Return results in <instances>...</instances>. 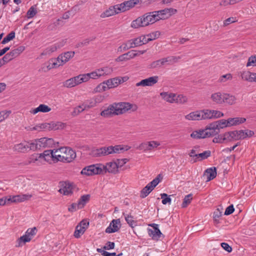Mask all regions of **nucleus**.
<instances>
[{"label":"nucleus","mask_w":256,"mask_h":256,"mask_svg":"<svg viewBox=\"0 0 256 256\" xmlns=\"http://www.w3.org/2000/svg\"><path fill=\"white\" fill-rule=\"evenodd\" d=\"M106 81L107 83V85L108 86V88H110V89L116 87L119 84H120V81L119 80L118 78L116 77L109 79Z\"/></svg>","instance_id":"32"},{"label":"nucleus","mask_w":256,"mask_h":256,"mask_svg":"<svg viewBox=\"0 0 256 256\" xmlns=\"http://www.w3.org/2000/svg\"><path fill=\"white\" fill-rule=\"evenodd\" d=\"M123 214L124 216L125 220L130 227L134 228L136 226V222L133 220V217L131 215L126 214L124 213Z\"/></svg>","instance_id":"44"},{"label":"nucleus","mask_w":256,"mask_h":256,"mask_svg":"<svg viewBox=\"0 0 256 256\" xmlns=\"http://www.w3.org/2000/svg\"><path fill=\"white\" fill-rule=\"evenodd\" d=\"M80 206H79L78 202V203H73L68 207V210L69 212H74L78 209L82 208Z\"/></svg>","instance_id":"63"},{"label":"nucleus","mask_w":256,"mask_h":256,"mask_svg":"<svg viewBox=\"0 0 256 256\" xmlns=\"http://www.w3.org/2000/svg\"><path fill=\"white\" fill-rule=\"evenodd\" d=\"M162 199V202L163 204H170L172 200L166 194L162 193L160 194Z\"/></svg>","instance_id":"50"},{"label":"nucleus","mask_w":256,"mask_h":256,"mask_svg":"<svg viewBox=\"0 0 256 256\" xmlns=\"http://www.w3.org/2000/svg\"><path fill=\"white\" fill-rule=\"evenodd\" d=\"M224 93L216 92L211 95L210 98L216 104H222L224 103Z\"/></svg>","instance_id":"22"},{"label":"nucleus","mask_w":256,"mask_h":256,"mask_svg":"<svg viewBox=\"0 0 256 256\" xmlns=\"http://www.w3.org/2000/svg\"><path fill=\"white\" fill-rule=\"evenodd\" d=\"M16 53V50H12L11 52L6 54L2 59L4 64L8 62L14 58V54Z\"/></svg>","instance_id":"43"},{"label":"nucleus","mask_w":256,"mask_h":256,"mask_svg":"<svg viewBox=\"0 0 256 256\" xmlns=\"http://www.w3.org/2000/svg\"><path fill=\"white\" fill-rule=\"evenodd\" d=\"M32 147L34 150L42 148H51L54 144V140L52 138H46L32 140Z\"/></svg>","instance_id":"6"},{"label":"nucleus","mask_w":256,"mask_h":256,"mask_svg":"<svg viewBox=\"0 0 256 256\" xmlns=\"http://www.w3.org/2000/svg\"><path fill=\"white\" fill-rule=\"evenodd\" d=\"M187 101L188 98L186 96H184L183 94L176 95V94L174 102L177 104H184L187 102Z\"/></svg>","instance_id":"42"},{"label":"nucleus","mask_w":256,"mask_h":256,"mask_svg":"<svg viewBox=\"0 0 256 256\" xmlns=\"http://www.w3.org/2000/svg\"><path fill=\"white\" fill-rule=\"evenodd\" d=\"M15 38V32L14 31L11 32L10 34H8L2 41V44H4L11 40H13Z\"/></svg>","instance_id":"49"},{"label":"nucleus","mask_w":256,"mask_h":256,"mask_svg":"<svg viewBox=\"0 0 256 256\" xmlns=\"http://www.w3.org/2000/svg\"><path fill=\"white\" fill-rule=\"evenodd\" d=\"M156 21L154 12H148L142 16L138 18L131 23L132 28L144 27L156 22Z\"/></svg>","instance_id":"3"},{"label":"nucleus","mask_w":256,"mask_h":256,"mask_svg":"<svg viewBox=\"0 0 256 256\" xmlns=\"http://www.w3.org/2000/svg\"><path fill=\"white\" fill-rule=\"evenodd\" d=\"M98 70L99 71H100V74H102V76L109 75L111 74L112 72V68L108 66H106L100 68H98Z\"/></svg>","instance_id":"48"},{"label":"nucleus","mask_w":256,"mask_h":256,"mask_svg":"<svg viewBox=\"0 0 256 256\" xmlns=\"http://www.w3.org/2000/svg\"><path fill=\"white\" fill-rule=\"evenodd\" d=\"M224 134H218L217 136L214 138L212 142L214 143H224Z\"/></svg>","instance_id":"62"},{"label":"nucleus","mask_w":256,"mask_h":256,"mask_svg":"<svg viewBox=\"0 0 256 256\" xmlns=\"http://www.w3.org/2000/svg\"><path fill=\"white\" fill-rule=\"evenodd\" d=\"M128 146L116 145L114 146H102L92 150V155L95 157H101L113 154H120L130 150Z\"/></svg>","instance_id":"2"},{"label":"nucleus","mask_w":256,"mask_h":256,"mask_svg":"<svg viewBox=\"0 0 256 256\" xmlns=\"http://www.w3.org/2000/svg\"><path fill=\"white\" fill-rule=\"evenodd\" d=\"M159 176H160V174L148 184V185L149 186L152 190L160 181L159 178Z\"/></svg>","instance_id":"54"},{"label":"nucleus","mask_w":256,"mask_h":256,"mask_svg":"<svg viewBox=\"0 0 256 256\" xmlns=\"http://www.w3.org/2000/svg\"><path fill=\"white\" fill-rule=\"evenodd\" d=\"M66 126V124L61 122H51V123H42L36 124L34 126L26 127L25 128L28 131L37 130H56L58 129H63Z\"/></svg>","instance_id":"5"},{"label":"nucleus","mask_w":256,"mask_h":256,"mask_svg":"<svg viewBox=\"0 0 256 256\" xmlns=\"http://www.w3.org/2000/svg\"><path fill=\"white\" fill-rule=\"evenodd\" d=\"M130 48H132V46H130L129 40H128L126 43L122 45L119 46L118 48V52H122V51L126 50Z\"/></svg>","instance_id":"61"},{"label":"nucleus","mask_w":256,"mask_h":256,"mask_svg":"<svg viewBox=\"0 0 256 256\" xmlns=\"http://www.w3.org/2000/svg\"><path fill=\"white\" fill-rule=\"evenodd\" d=\"M79 84L76 76L66 80L64 82V86L68 88H71Z\"/></svg>","instance_id":"29"},{"label":"nucleus","mask_w":256,"mask_h":256,"mask_svg":"<svg viewBox=\"0 0 256 256\" xmlns=\"http://www.w3.org/2000/svg\"><path fill=\"white\" fill-rule=\"evenodd\" d=\"M148 144L149 146L148 148L150 150H151L154 148H157L158 146L160 145V144L159 142L152 140L150 142H148Z\"/></svg>","instance_id":"58"},{"label":"nucleus","mask_w":256,"mask_h":256,"mask_svg":"<svg viewBox=\"0 0 256 256\" xmlns=\"http://www.w3.org/2000/svg\"><path fill=\"white\" fill-rule=\"evenodd\" d=\"M138 56V53L134 50L129 51L128 52L122 54L118 56L116 59V61L117 62H120L123 61H127Z\"/></svg>","instance_id":"20"},{"label":"nucleus","mask_w":256,"mask_h":256,"mask_svg":"<svg viewBox=\"0 0 256 256\" xmlns=\"http://www.w3.org/2000/svg\"><path fill=\"white\" fill-rule=\"evenodd\" d=\"M144 36L131 39L129 40L130 46H132V48L146 44V43L144 42Z\"/></svg>","instance_id":"25"},{"label":"nucleus","mask_w":256,"mask_h":256,"mask_svg":"<svg viewBox=\"0 0 256 256\" xmlns=\"http://www.w3.org/2000/svg\"><path fill=\"white\" fill-rule=\"evenodd\" d=\"M204 176L206 177V182L210 181L216 176V170L215 167L206 169L204 172Z\"/></svg>","instance_id":"23"},{"label":"nucleus","mask_w":256,"mask_h":256,"mask_svg":"<svg viewBox=\"0 0 256 256\" xmlns=\"http://www.w3.org/2000/svg\"><path fill=\"white\" fill-rule=\"evenodd\" d=\"M128 161V160L127 158L117 159L116 162L118 165V170L121 168Z\"/></svg>","instance_id":"60"},{"label":"nucleus","mask_w":256,"mask_h":256,"mask_svg":"<svg viewBox=\"0 0 256 256\" xmlns=\"http://www.w3.org/2000/svg\"><path fill=\"white\" fill-rule=\"evenodd\" d=\"M56 152L62 154V162H70L76 158V152L68 147H62L56 150Z\"/></svg>","instance_id":"7"},{"label":"nucleus","mask_w":256,"mask_h":256,"mask_svg":"<svg viewBox=\"0 0 256 256\" xmlns=\"http://www.w3.org/2000/svg\"><path fill=\"white\" fill-rule=\"evenodd\" d=\"M54 149L52 150H44L42 154H40L39 156V158H40L42 156L44 158L45 160L48 162L50 160H52V157L54 156Z\"/></svg>","instance_id":"34"},{"label":"nucleus","mask_w":256,"mask_h":256,"mask_svg":"<svg viewBox=\"0 0 256 256\" xmlns=\"http://www.w3.org/2000/svg\"><path fill=\"white\" fill-rule=\"evenodd\" d=\"M66 39L62 40L58 42L46 47L40 54V58H42L43 56H50L52 53L56 52L58 49L64 46L66 44Z\"/></svg>","instance_id":"8"},{"label":"nucleus","mask_w":256,"mask_h":256,"mask_svg":"<svg viewBox=\"0 0 256 256\" xmlns=\"http://www.w3.org/2000/svg\"><path fill=\"white\" fill-rule=\"evenodd\" d=\"M116 6L117 5L116 4L114 6H110L108 9L106 10L100 14V18H105L120 13L118 10L116 8H117Z\"/></svg>","instance_id":"21"},{"label":"nucleus","mask_w":256,"mask_h":256,"mask_svg":"<svg viewBox=\"0 0 256 256\" xmlns=\"http://www.w3.org/2000/svg\"><path fill=\"white\" fill-rule=\"evenodd\" d=\"M246 66H256V54L252 56L248 59L246 64Z\"/></svg>","instance_id":"53"},{"label":"nucleus","mask_w":256,"mask_h":256,"mask_svg":"<svg viewBox=\"0 0 256 256\" xmlns=\"http://www.w3.org/2000/svg\"><path fill=\"white\" fill-rule=\"evenodd\" d=\"M160 32L158 31H156L153 32H152L148 34H147L146 36H144V42L145 43H148L150 41L156 40L160 36Z\"/></svg>","instance_id":"30"},{"label":"nucleus","mask_w":256,"mask_h":256,"mask_svg":"<svg viewBox=\"0 0 256 256\" xmlns=\"http://www.w3.org/2000/svg\"><path fill=\"white\" fill-rule=\"evenodd\" d=\"M162 98L166 101L174 103L175 101L176 94L174 93H169L167 92H162L160 94Z\"/></svg>","instance_id":"28"},{"label":"nucleus","mask_w":256,"mask_h":256,"mask_svg":"<svg viewBox=\"0 0 256 256\" xmlns=\"http://www.w3.org/2000/svg\"><path fill=\"white\" fill-rule=\"evenodd\" d=\"M214 136V132H212L210 125L204 129L194 130L190 134V136L194 139L204 138Z\"/></svg>","instance_id":"9"},{"label":"nucleus","mask_w":256,"mask_h":256,"mask_svg":"<svg viewBox=\"0 0 256 256\" xmlns=\"http://www.w3.org/2000/svg\"><path fill=\"white\" fill-rule=\"evenodd\" d=\"M192 194H190L186 196L183 200V202L182 204V208H185L188 206V204H190L192 202Z\"/></svg>","instance_id":"41"},{"label":"nucleus","mask_w":256,"mask_h":256,"mask_svg":"<svg viewBox=\"0 0 256 256\" xmlns=\"http://www.w3.org/2000/svg\"><path fill=\"white\" fill-rule=\"evenodd\" d=\"M212 119L218 118L222 117L224 114L219 110H212Z\"/></svg>","instance_id":"59"},{"label":"nucleus","mask_w":256,"mask_h":256,"mask_svg":"<svg viewBox=\"0 0 256 256\" xmlns=\"http://www.w3.org/2000/svg\"><path fill=\"white\" fill-rule=\"evenodd\" d=\"M120 228V222L119 219L113 220L108 226L106 229V232L108 234L118 232Z\"/></svg>","instance_id":"18"},{"label":"nucleus","mask_w":256,"mask_h":256,"mask_svg":"<svg viewBox=\"0 0 256 256\" xmlns=\"http://www.w3.org/2000/svg\"><path fill=\"white\" fill-rule=\"evenodd\" d=\"M210 125L212 132H214V135L218 134L220 132V128L229 127L228 119H222L211 123Z\"/></svg>","instance_id":"12"},{"label":"nucleus","mask_w":256,"mask_h":256,"mask_svg":"<svg viewBox=\"0 0 256 256\" xmlns=\"http://www.w3.org/2000/svg\"><path fill=\"white\" fill-rule=\"evenodd\" d=\"M152 190L150 188L148 184L142 188V190L140 192V197L142 198H145L149 194Z\"/></svg>","instance_id":"47"},{"label":"nucleus","mask_w":256,"mask_h":256,"mask_svg":"<svg viewBox=\"0 0 256 256\" xmlns=\"http://www.w3.org/2000/svg\"><path fill=\"white\" fill-rule=\"evenodd\" d=\"M180 56H168L166 58H164L166 64H172L175 62H178V60L180 59Z\"/></svg>","instance_id":"40"},{"label":"nucleus","mask_w":256,"mask_h":256,"mask_svg":"<svg viewBox=\"0 0 256 256\" xmlns=\"http://www.w3.org/2000/svg\"><path fill=\"white\" fill-rule=\"evenodd\" d=\"M100 166L102 170V173L104 172H108L114 174H116L118 172V165H116V162H107L106 165L100 164Z\"/></svg>","instance_id":"14"},{"label":"nucleus","mask_w":256,"mask_h":256,"mask_svg":"<svg viewBox=\"0 0 256 256\" xmlns=\"http://www.w3.org/2000/svg\"><path fill=\"white\" fill-rule=\"evenodd\" d=\"M32 196L31 194H22V195H17V202H24L26 200H30Z\"/></svg>","instance_id":"57"},{"label":"nucleus","mask_w":256,"mask_h":256,"mask_svg":"<svg viewBox=\"0 0 256 256\" xmlns=\"http://www.w3.org/2000/svg\"><path fill=\"white\" fill-rule=\"evenodd\" d=\"M75 54L74 51H68L60 54L56 58H50L47 63H45L40 70L47 72L52 68L63 66L72 58Z\"/></svg>","instance_id":"1"},{"label":"nucleus","mask_w":256,"mask_h":256,"mask_svg":"<svg viewBox=\"0 0 256 256\" xmlns=\"http://www.w3.org/2000/svg\"><path fill=\"white\" fill-rule=\"evenodd\" d=\"M126 103L124 102L110 104L107 108L104 109L100 112V116L105 118H108L112 115L122 114L128 109L126 108Z\"/></svg>","instance_id":"4"},{"label":"nucleus","mask_w":256,"mask_h":256,"mask_svg":"<svg viewBox=\"0 0 256 256\" xmlns=\"http://www.w3.org/2000/svg\"><path fill=\"white\" fill-rule=\"evenodd\" d=\"M210 150H206L202 153L198 154V158H200V160H205L210 156Z\"/></svg>","instance_id":"56"},{"label":"nucleus","mask_w":256,"mask_h":256,"mask_svg":"<svg viewBox=\"0 0 256 256\" xmlns=\"http://www.w3.org/2000/svg\"><path fill=\"white\" fill-rule=\"evenodd\" d=\"M32 238L30 236H28L26 233L24 235L20 236L18 238V246H22L24 245L26 242H29L31 240Z\"/></svg>","instance_id":"38"},{"label":"nucleus","mask_w":256,"mask_h":256,"mask_svg":"<svg viewBox=\"0 0 256 256\" xmlns=\"http://www.w3.org/2000/svg\"><path fill=\"white\" fill-rule=\"evenodd\" d=\"M252 72L249 71H244L241 72L240 76L242 78L246 81H248L251 82V80L252 78Z\"/></svg>","instance_id":"39"},{"label":"nucleus","mask_w":256,"mask_h":256,"mask_svg":"<svg viewBox=\"0 0 256 256\" xmlns=\"http://www.w3.org/2000/svg\"><path fill=\"white\" fill-rule=\"evenodd\" d=\"M186 119L189 120H202L201 111L197 110L192 112L185 116Z\"/></svg>","instance_id":"27"},{"label":"nucleus","mask_w":256,"mask_h":256,"mask_svg":"<svg viewBox=\"0 0 256 256\" xmlns=\"http://www.w3.org/2000/svg\"><path fill=\"white\" fill-rule=\"evenodd\" d=\"M32 140L27 142L24 141L17 144V150L22 152H28L30 150H34L32 147Z\"/></svg>","instance_id":"19"},{"label":"nucleus","mask_w":256,"mask_h":256,"mask_svg":"<svg viewBox=\"0 0 256 256\" xmlns=\"http://www.w3.org/2000/svg\"><path fill=\"white\" fill-rule=\"evenodd\" d=\"M88 74H89L88 73L85 74H80L76 76L77 80L78 81V84H80L82 82H88L90 79Z\"/></svg>","instance_id":"46"},{"label":"nucleus","mask_w":256,"mask_h":256,"mask_svg":"<svg viewBox=\"0 0 256 256\" xmlns=\"http://www.w3.org/2000/svg\"><path fill=\"white\" fill-rule=\"evenodd\" d=\"M100 72L98 69H96L94 71L88 73L90 78L97 79L102 76V74H100Z\"/></svg>","instance_id":"55"},{"label":"nucleus","mask_w":256,"mask_h":256,"mask_svg":"<svg viewBox=\"0 0 256 256\" xmlns=\"http://www.w3.org/2000/svg\"><path fill=\"white\" fill-rule=\"evenodd\" d=\"M229 127L236 126L244 123L246 118L242 117L230 118H228Z\"/></svg>","instance_id":"24"},{"label":"nucleus","mask_w":256,"mask_h":256,"mask_svg":"<svg viewBox=\"0 0 256 256\" xmlns=\"http://www.w3.org/2000/svg\"><path fill=\"white\" fill-rule=\"evenodd\" d=\"M158 76H150L147 78L142 80L138 82H137L136 86H151L156 84L158 80Z\"/></svg>","instance_id":"15"},{"label":"nucleus","mask_w":256,"mask_h":256,"mask_svg":"<svg viewBox=\"0 0 256 256\" xmlns=\"http://www.w3.org/2000/svg\"><path fill=\"white\" fill-rule=\"evenodd\" d=\"M224 103H226L230 105H232L236 103V98L234 96L224 93Z\"/></svg>","instance_id":"31"},{"label":"nucleus","mask_w":256,"mask_h":256,"mask_svg":"<svg viewBox=\"0 0 256 256\" xmlns=\"http://www.w3.org/2000/svg\"><path fill=\"white\" fill-rule=\"evenodd\" d=\"M90 198V194H84L82 196L78 202L80 208H82L84 207L86 204L89 201Z\"/></svg>","instance_id":"36"},{"label":"nucleus","mask_w":256,"mask_h":256,"mask_svg":"<svg viewBox=\"0 0 256 256\" xmlns=\"http://www.w3.org/2000/svg\"><path fill=\"white\" fill-rule=\"evenodd\" d=\"M202 120L212 119V110H201Z\"/></svg>","instance_id":"37"},{"label":"nucleus","mask_w":256,"mask_h":256,"mask_svg":"<svg viewBox=\"0 0 256 256\" xmlns=\"http://www.w3.org/2000/svg\"><path fill=\"white\" fill-rule=\"evenodd\" d=\"M148 226L152 228V229H148V236L151 237L153 240L156 241L158 240L160 236L162 235V233L158 228V225L156 224H151Z\"/></svg>","instance_id":"13"},{"label":"nucleus","mask_w":256,"mask_h":256,"mask_svg":"<svg viewBox=\"0 0 256 256\" xmlns=\"http://www.w3.org/2000/svg\"><path fill=\"white\" fill-rule=\"evenodd\" d=\"M136 4L137 2L134 0L125 1L120 4H116V8L118 10L119 12H124L134 7Z\"/></svg>","instance_id":"17"},{"label":"nucleus","mask_w":256,"mask_h":256,"mask_svg":"<svg viewBox=\"0 0 256 256\" xmlns=\"http://www.w3.org/2000/svg\"><path fill=\"white\" fill-rule=\"evenodd\" d=\"M60 188L58 192L60 194L65 196L71 195L72 194L73 186L72 184L68 182H62L60 183Z\"/></svg>","instance_id":"16"},{"label":"nucleus","mask_w":256,"mask_h":256,"mask_svg":"<svg viewBox=\"0 0 256 256\" xmlns=\"http://www.w3.org/2000/svg\"><path fill=\"white\" fill-rule=\"evenodd\" d=\"M92 106H90L89 105L86 104H82V105H80L76 107L74 110L73 112L78 115L80 113L82 112L84 110L88 109L90 108Z\"/></svg>","instance_id":"35"},{"label":"nucleus","mask_w":256,"mask_h":256,"mask_svg":"<svg viewBox=\"0 0 256 256\" xmlns=\"http://www.w3.org/2000/svg\"><path fill=\"white\" fill-rule=\"evenodd\" d=\"M222 216V212L219 208H218L213 213V220L214 224L220 223V219Z\"/></svg>","instance_id":"33"},{"label":"nucleus","mask_w":256,"mask_h":256,"mask_svg":"<svg viewBox=\"0 0 256 256\" xmlns=\"http://www.w3.org/2000/svg\"><path fill=\"white\" fill-rule=\"evenodd\" d=\"M108 89H110V88H108L106 81H104L96 87L95 90L96 92H102Z\"/></svg>","instance_id":"45"},{"label":"nucleus","mask_w":256,"mask_h":256,"mask_svg":"<svg viewBox=\"0 0 256 256\" xmlns=\"http://www.w3.org/2000/svg\"><path fill=\"white\" fill-rule=\"evenodd\" d=\"M238 135V140L244 139L247 137H251L254 135V132L252 130H237Z\"/></svg>","instance_id":"26"},{"label":"nucleus","mask_w":256,"mask_h":256,"mask_svg":"<svg viewBox=\"0 0 256 256\" xmlns=\"http://www.w3.org/2000/svg\"><path fill=\"white\" fill-rule=\"evenodd\" d=\"M4 199L6 200V204L8 205L16 202V196H4Z\"/></svg>","instance_id":"64"},{"label":"nucleus","mask_w":256,"mask_h":256,"mask_svg":"<svg viewBox=\"0 0 256 256\" xmlns=\"http://www.w3.org/2000/svg\"><path fill=\"white\" fill-rule=\"evenodd\" d=\"M176 12L177 10L172 8H166L154 12L156 21H158L160 20L167 19L172 15L176 14Z\"/></svg>","instance_id":"10"},{"label":"nucleus","mask_w":256,"mask_h":256,"mask_svg":"<svg viewBox=\"0 0 256 256\" xmlns=\"http://www.w3.org/2000/svg\"><path fill=\"white\" fill-rule=\"evenodd\" d=\"M56 149H54V156L52 157V161L54 162L58 161L62 162V154L61 153L56 152Z\"/></svg>","instance_id":"52"},{"label":"nucleus","mask_w":256,"mask_h":256,"mask_svg":"<svg viewBox=\"0 0 256 256\" xmlns=\"http://www.w3.org/2000/svg\"><path fill=\"white\" fill-rule=\"evenodd\" d=\"M36 13V8L34 6H32L30 8L26 13L27 17L28 18H32Z\"/></svg>","instance_id":"51"},{"label":"nucleus","mask_w":256,"mask_h":256,"mask_svg":"<svg viewBox=\"0 0 256 256\" xmlns=\"http://www.w3.org/2000/svg\"><path fill=\"white\" fill-rule=\"evenodd\" d=\"M80 173L82 174L90 176L94 174H100L102 173V170L100 164H94L85 167L82 170Z\"/></svg>","instance_id":"11"}]
</instances>
